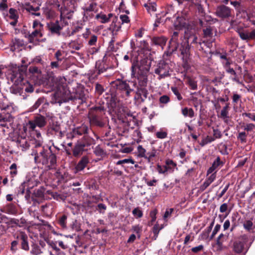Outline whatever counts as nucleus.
<instances>
[{
    "label": "nucleus",
    "instance_id": "nucleus-31",
    "mask_svg": "<svg viewBox=\"0 0 255 255\" xmlns=\"http://www.w3.org/2000/svg\"><path fill=\"white\" fill-rule=\"evenodd\" d=\"M74 99L80 100H81L82 102L85 101V95L83 90L82 88H79L76 90Z\"/></svg>",
    "mask_w": 255,
    "mask_h": 255
},
{
    "label": "nucleus",
    "instance_id": "nucleus-59",
    "mask_svg": "<svg viewBox=\"0 0 255 255\" xmlns=\"http://www.w3.org/2000/svg\"><path fill=\"white\" fill-rule=\"evenodd\" d=\"M171 90L174 95L176 96L178 100H181L182 99L178 89L176 87H171Z\"/></svg>",
    "mask_w": 255,
    "mask_h": 255
},
{
    "label": "nucleus",
    "instance_id": "nucleus-3",
    "mask_svg": "<svg viewBox=\"0 0 255 255\" xmlns=\"http://www.w3.org/2000/svg\"><path fill=\"white\" fill-rule=\"evenodd\" d=\"M37 147L33 149L31 155L34 156L35 163L41 164L48 169L54 168L56 163V156L51 150L50 147Z\"/></svg>",
    "mask_w": 255,
    "mask_h": 255
},
{
    "label": "nucleus",
    "instance_id": "nucleus-35",
    "mask_svg": "<svg viewBox=\"0 0 255 255\" xmlns=\"http://www.w3.org/2000/svg\"><path fill=\"white\" fill-rule=\"evenodd\" d=\"M34 186L31 179H26L21 185L20 188L22 190V193L24 192L25 188H31Z\"/></svg>",
    "mask_w": 255,
    "mask_h": 255
},
{
    "label": "nucleus",
    "instance_id": "nucleus-64",
    "mask_svg": "<svg viewBox=\"0 0 255 255\" xmlns=\"http://www.w3.org/2000/svg\"><path fill=\"white\" fill-rule=\"evenodd\" d=\"M157 171L159 172V173L160 174H164L167 172H168L167 169L165 166H162L161 165H157Z\"/></svg>",
    "mask_w": 255,
    "mask_h": 255
},
{
    "label": "nucleus",
    "instance_id": "nucleus-22",
    "mask_svg": "<svg viewBox=\"0 0 255 255\" xmlns=\"http://www.w3.org/2000/svg\"><path fill=\"white\" fill-rule=\"evenodd\" d=\"M10 107L6 106L3 108L0 107V121H6L9 118L10 115L8 113V110Z\"/></svg>",
    "mask_w": 255,
    "mask_h": 255
},
{
    "label": "nucleus",
    "instance_id": "nucleus-61",
    "mask_svg": "<svg viewBox=\"0 0 255 255\" xmlns=\"http://www.w3.org/2000/svg\"><path fill=\"white\" fill-rule=\"evenodd\" d=\"M213 135H214V138H215V139L216 138H220L222 137V133L220 131L219 129H215L214 128L213 129Z\"/></svg>",
    "mask_w": 255,
    "mask_h": 255
},
{
    "label": "nucleus",
    "instance_id": "nucleus-25",
    "mask_svg": "<svg viewBox=\"0 0 255 255\" xmlns=\"http://www.w3.org/2000/svg\"><path fill=\"white\" fill-rule=\"evenodd\" d=\"M23 41L20 39L15 38L12 41L11 50L12 51H19V48L23 46Z\"/></svg>",
    "mask_w": 255,
    "mask_h": 255
},
{
    "label": "nucleus",
    "instance_id": "nucleus-27",
    "mask_svg": "<svg viewBox=\"0 0 255 255\" xmlns=\"http://www.w3.org/2000/svg\"><path fill=\"white\" fill-rule=\"evenodd\" d=\"M167 39L164 36L154 37L152 39V42L156 45L161 46L162 48L165 45Z\"/></svg>",
    "mask_w": 255,
    "mask_h": 255
},
{
    "label": "nucleus",
    "instance_id": "nucleus-2",
    "mask_svg": "<svg viewBox=\"0 0 255 255\" xmlns=\"http://www.w3.org/2000/svg\"><path fill=\"white\" fill-rule=\"evenodd\" d=\"M47 122L46 118L42 116H37L34 118L28 121V122L24 127V130L25 132L28 131L33 139H31V141L35 143L36 146H40L43 143V139L41 136L40 131L36 129V127L42 128L46 125Z\"/></svg>",
    "mask_w": 255,
    "mask_h": 255
},
{
    "label": "nucleus",
    "instance_id": "nucleus-62",
    "mask_svg": "<svg viewBox=\"0 0 255 255\" xmlns=\"http://www.w3.org/2000/svg\"><path fill=\"white\" fill-rule=\"evenodd\" d=\"M48 246H49L50 247H51L54 250L56 251V252L60 251L59 248H58L56 245V242H54L53 241H48L47 242Z\"/></svg>",
    "mask_w": 255,
    "mask_h": 255
},
{
    "label": "nucleus",
    "instance_id": "nucleus-30",
    "mask_svg": "<svg viewBox=\"0 0 255 255\" xmlns=\"http://www.w3.org/2000/svg\"><path fill=\"white\" fill-rule=\"evenodd\" d=\"M43 14L47 18H51L54 16V11L49 6H46L42 8Z\"/></svg>",
    "mask_w": 255,
    "mask_h": 255
},
{
    "label": "nucleus",
    "instance_id": "nucleus-46",
    "mask_svg": "<svg viewBox=\"0 0 255 255\" xmlns=\"http://www.w3.org/2000/svg\"><path fill=\"white\" fill-rule=\"evenodd\" d=\"M71 227L73 231L76 232H79L81 230V224L77 220L73 222Z\"/></svg>",
    "mask_w": 255,
    "mask_h": 255
},
{
    "label": "nucleus",
    "instance_id": "nucleus-45",
    "mask_svg": "<svg viewBox=\"0 0 255 255\" xmlns=\"http://www.w3.org/2000/svg\"><path fill=\"white\" fill-rule=\"evenodd\" d=\"M238 33L242 39L247 40L250 39V33L249 32L240 30L238 31Z\"/></svg>",
    "mask_w": 255,
    "mask_h": 255
},
{
    "label": "nucleus",
    "instance_id": "nucleus-17",
    "mask_svg": "<svg viewBox=\"0 0 255 255\" xmlns=\"http://www.w3.org/2000/svg\"><path fill=\"white\" fill-rule=\"evenodd\" d=\"M1 212L10 214L15 215L17 213V208L13 203H7L2 207L0 209Z\"/></svg>",
    "mask_w": 255,
    "mask_h": 255
},
{
    "label": "nucleus",
    "instance_id": "nucleus-38",
    "mask_svg": "<svg viewBox=\"0 0 255 255\" xmlns=\"http://www.w3.org/2000/svg\"><path fill=\"white\" fill-rule=\"evenodd\" d=\"M146 153V149L142 147V145H139L137 147V156L138 157H142L144 158V157Z\"/></svg>",
    "mask_w": 255,
    "mask_h": 255
},
{
    "label": "nucleus",
    "instance_id": "nucleus-33",
    "mask_svg": "<svg viewBox=\"0 0 255 255\" xmlns=\"http://www.w3.org/2000/svg\"><path fill=\"white\" fill-rule=\"evenodd\" d=\"M148 74L138 75V85L140 87H145L147 85Z\"/></svg>",
    "mask_w": 255,
    "mask_h": 255
},
{
    "label": "nucleus",
    "instance_id": "nucleus-29",
    "mask_svg": "<svg viewBox=\"0 0 255 255\" xmlns=\"http://www.w3.org/2000/svg\"><path fill=\"white\" fill-rule=\"evenodd\" d=\"M221 161L219 157H218L213 162L212 166L208 169L207 172V175L211 173H214V172L218 167L221 164Z\"/></svg>",
    "mask_w": 255,
    "mask_h": 255
},
{
    "label": "nucleus",
    "instance_id": "nucleus-4",
    "mask_svg": "<svg viewBox=\"0 0 255 255\" xmlns=\"http://www.w3.org/2000/svg\"><path fill=\"white\" fill-rule=\"evenodd\" d=\"M80 0H64L62 5L57 0H53V7L60 11L61 16L69 18L76 9Z\"/></svg>",
    "mask_w": 255,
    "mask_h": 255
},
{
    "label": "nucleus",
    "instance_id": "nucleus-47",
    "mask_svg": "<svg viewBox=\"0 0 255 255\" xmlns=\"http://www.w3.org/2000/svg\"><path fill=\"white\" fill-rule=\"evenodd\" d=\"M125 163H131L134 164L135 161L131 158H126L122 160H120L117 162V165H121Z\"/></svg>",
    "mask_w": 255,
    "mask_h": 255
},
{
    "label": "nucleus",
    "instance_id": "nucleus-51",
    "mask_svg": "<svg viewBox=\"0 0 255 255\" xmlns=\"http://www.w3.org/2000/svg\"><path fill=\"white\" fill-rule=\"evenodd\" d=\"M132 214L136 218H141L143 215L142 212L138 208L134 209Z\"/></svg>",
    "mask_w": 255,
    "mask_h": 255
},
{
    "label": "nucleus",
    "instance_id": "nucleus-58",
    "mask_svg": "<svg viewBox=\"0 0 255 255\" xmlns=\"http://www.w3.org/2000/svg\"><path fill=\"white\" fill-rule=\"evenodd\" d=\"M193 3L197 5L199 12L202 13L203 12V8L201 5V1L198 0H192Z\"/></svg>",
    "mask_w": 255,
    "mask_h": 255
},
{
    "label": "nucleus",
    "instance_id": "nucleus-24",
    "mask_svg": "<svg viewBox=\"0 0 255 255\" xmlns=\"http://www.w3.org/2000/svg\"><path fill=\"white\" fill-rule=\"evenodd\" d=\"M136 93L141 99V100L144 101L147 98L148 92L145 87H140L137 88Z\"/></svg>",
    "mask_w": 255,
    "mask_h": 255
},
{
    "label": "nucleus",
    "instance_id": "nucleus-36",
    "mask_svg": "<svg viewBox=\"0 0 255 255\" xmlns=\"http://www.w3.org/2000/svg\"><path fill=\"white\" fill-rule=\"evenodd\" d=\"M157 150L154 148H152L150 151L146 152L144 159H146L148 163H150L152 158L156 156Z\"/></svg>",
    "mask_w": 255,
    "mask_h": 255
},
{
    "label": "nucleus",
    "instance_id": "nucleus-50",
    "mask_svg": "<svg viewBox=\"0 0 255 255\" xmlns=\"http://www.w3.org/2000/svg\"><path fill=\"white\" fill-rule=\"evenodd\" d=\"M16 167L17 166L15 163H12L9 167L10 170V173L12 177L15 176L17 174V171Z\"/></svg>",
    "mask_w": 255,
    "mask_h": 255
},
{
    "label": "nucleus",
    "instance_id": "nucleus-20",
    "mask_svg": "<svg viewBox=\"0 0 255 255\" xmlns=\"http://www.w3.org/2000/svg\"><path fill=\"white\" fill-rule=\"evenodd\" d=\"M89 162V158L87 156H83L81 159L79 161L76 166V170L77 171L83 170Z\"/></svg>",
    "mask_w": 255,
    "mask_h": 255
},
{
    "label": "nucleus",
    "instance_id": "nucleus-6",
    "mask_svg": "<svg viewBox=\"0 0 255 255\" xmlns=\"http://www.w3.org/2000/svg\"><path fill=\"white\" fill-rule=\"evenodd\" d=\"M151 61L148 58H144L140 60L139 63L136 64L133 63L131 67V76H134L135 74V70L138 69V75L148 74L151 67Z\"/></svg>",
    "mask_w": 255,
    "mask_h": 255
},
{
    "label": "nucleus",
    "instance_id": "nucleus-5",
    "mask_svg": "<svg viewBox=\"0 0 255 255\" xmlns=\"http://www.w3.org/2000/svg\"><path fill=\"white\" fill-rule=\"evenodd\" d=\"M171 72L170 62L164 60H160L154 69V73L158 76V80L170 77Z\"/></svg>",
    "mask_w": 255,
    "mask_h": 255
},
{
    "label": "nucleus",
    "instance_id": "nucleus-53",
    "mask_svg": "<svg viewBox=\"0 0 255 255\" xmlns=\"http://www.w3.org/2000/svg\"><path fill=\"white\" fill-rule=\"evenodd\" d=\"M120 19L122 21V24L129 23L130 22L129 17L126 14H121Z\"/></svg>",
    "mask_w": 255,
    "mask_h": 255
},
{
    "label": "nucleus",
    "instance_id": "nucleus-52",
    "mask_svg": "<svg viewBox=\"0 0 255 255\" xmlns=\"http://www.w3.org/2000/svg\"><path fill=\"white\" fill-rule=\"evenodd\" d=\"M159 101L161 104H167L170 102V98L167 95H163L159 98Z\"/></svg>",
    "mask_w": 255,
    "mask_h": 255
},
{
    "label": "nucleus",
    "instance_id": "nucleus-26",
    "mask_svg": "<svg viewBox=\"0 0 255 255\" xmlns=\"http://www.w3.org/2000/svg\"><path fill=\"white\" fill-rule=\"evenodd\" d=\"M165 167H166L168 172H173L176 169L178 170V168L177 167V164L174 162L172 160L168 159L165 161Z\"/></svg>",
    "mask_w": 255,
    "mask_h": 255
},
{
    "label": "nucleus",
    "instance_id": "nucleus-32",
    "mask_svg": "<svg viewBox=\"0 0 255 255\" xmlns=\"http://www.w3.org/2000/svg\"><path fill=\"white\" fill-rule=\"evenodd\" d=\"M83 46L82 42L79 41L78 39L72 41L69 43V47L70 48L76 50H80Z\"/></svg>",
    "mask_w": 255,
    "mask_h": 255
},
{
    "label": "nucleus",
    "instance_id": "nucleus-10",
    "mask_svg": "<svg viewBox=\"0 0 255 255\" xmlns=\"http://www.w3.org/2000/svg\"><path fill=\"white\" fill-rule=\"evenodd\" d=\"M213 27L207 26L203 28V37L207 39V41H203L202 43L199 42V45L201 46L202 44H205L207 47L210 48L212 45V43L214 41V38H213L215 35V31ZM201 48L203 49L202 47Z\"/></svg>",
    "mask_w": 255,
    "mask_h": 255
},
{
    "label": "nucleus",
    "instance_id": "nucleus-63",
    "mask_svg": "<svg viewBox=\"0 0 255 255\" xmlns=\"http://www.w3.org/2000/svg\"><path fill=\"white\" fill-rule=\"evenodd\" d=\"M188 84L192 90H196L197 88V83L193 80L189 79L188 80Z\"/></svg>",
    "mask_w": 255,
    "mask_h": 255
},
{
    "label": "nucleus",
    "instance_id": "nucleus-57",
    "mask_svg": "<svg viewBox=\"0 0 255 255\" xmlns=\"http://www.w3.org/2000/svg\"><path fill=\"white\" fill-rule=\"evenodd\" d=\"M158 224H155L153 228V233L154 234V239L156 240L158 234L160 230Z\"/></svg>",
    "mask_w": 255,
    "mask_h": 255
},
{
    "label": "nucleus",
    "instance_id": "nucleus-8",
    "mask_svg": "<svg viewBox=\"0 0 255 255\" xmlns=\"http://www.w3.org/2000/svg\"><path fill=\"white\" fill-rule=\"evenodd\" d=\"M32 26L35 30L27 35V38L29 42L35 43L39 41V39L43 36V24L37 20H34Z\"/></svg>",
    "mask_w": 255,
    "mask_h": 255
},
{
    "label": "nucleus",
    "instance_id": "nucleus-54",
    "mask_svg": "<svg viewBox=\"0 0 255 255\" xmlns=\"http://www.w3.org/2000/svg\"><path fill=\"white\" fill-rule=\"evenodd\" d=\"M226 236L224 235L223 234H221L219 237H218L217 239V244L219 246L221 247L222 245V243L224 241V240L226 239Z\"/></svg>",
    "mask_w": 255,
    "mask_h": 255
},
{
    "label": "nucleus",
    "instance_id": "nucleus-12",
    "mask_svg": "<svg viewBox=\"0 0 255 255\" xmlns=\"http://www.w3.org/2000/svg\"><path fill=\"white\" fill-rule=\"evenodd\" d=\"M247 240V236L243 235L234 243V250L237 254H240L246 250L245 247Z\"/></svg>",
    "mask_w": 255,
    "mask_h": 255
},
{
    "label": "nucleus",
    "instance_id": "nucleus-16",
    "mask_svg": "<svg viewBox=\"0 0 255 255\" xmlns=\"http://www.w3.org/2000/svg\"><path fill=\"white\" fill-rule=\"evenodd\" d=\"M47 27L49 30L53 34H56L60 35L61 30H64V27L61 26L59 22H51L47 24Z\"/></svg>",
    "mask_w": 255,
    "mask_h": 255
},
{
    "label": "nucleus",
    "instance_id": "nucleus-37",
    "mask_svg": "<svg viewBox=\"0 0 255 255\" xmlns=\"http://www.w3.org/2000/svg\"><path fill=\"white\" fill-rule=\"evenodd\" d=\"M97 4L95 2H91L89 5L85 6L83 8L84 10V15H86V12L88 11H93L96 10Z\"/></svg>",
    "mask_w": 255,
    "mask_h": 255
},
{
    "label": "nucleus",
    "instance_id": "nucleus-42",
    "mask_svg": "<svg viewBox=\"0 0 255 255\" xmlns=\"http://www.w3.org/2000/svg\"><path fill=\"white\" fill-rule=\"evenodd\" d=\"M82 29V27L77 26L73 28H71V32L64 33L63 36L69 37L72 35H74L76 32L80 31Z\"/></svg>",
    "mask_w": 255,
    "mask_h": 255
},
{
    "label": "nucleus",
    "instance_id": "nucleus-44",
    "mask_svg": "<svg viewBox=\"0 0 255 255\" xmlns=\"http://www.w3.org/2000/svg\"><path fill=\"white\" fill-rule=\"evenodd\" d=\"M9 17L13 20H17L18 16L17 15V11L16 9L10 8L9 9Z\"/></svg>",
    "mask_w": 255,
    "mask_h": 255
},
{
    "label": "nucleus",
    "instance_id": "nucleus-9",
    "mask_svg": "<svg viewBox=\"0 0 255 255\" xmlns=\"http://www.w3.org/2000/svg\"><path fill=\"white\" fill-rule=\"evenodd\" d=\"M7 78L15 85L21 83L24 79V72L19 68H14L9 71Z\"/></svg>",
    "mask_w": 255,
    "mask_h": 255
},
{
    "label": "nucleus",
    "instance_id": "nucleus-13",
    "mask_svg": "<svg viewBox=\"0 0 255 255\" xmlns=\"http://www.w3.org/2000/svg\"><path fill=\"white\" fill-rule=\"evenodd\" d=\"M115 85L117 89L122 92L125 93L126 95L128 97L129 96L130 93L133 91L130 89L129 85L126 81L118 80L115 81Z\"/></svg>",
    "mask_w": 255,
    "mask_h": 255
},
{
    "label": "nucleus",
    "instance_id": "nucleus-39",
    "mask_svg": "<svg viewBox=\"0 0 255 255\" xmlns=\"http://www.w3.org/2000/svg\"><path fill=\"white\" fill-rule=\"evenodd\" d=\"M185 22H184V20L181 17L177 16L176 17V21L175 22V27L176 28H181L184 26H185Z\"/></svg>",
    "mask_w": 255,
    "mask_h": 255
},
{
    "label": "nucleus",
    "instance_id": "nucleus-19",
    "mask_svg": "<svg viewBox=\"0 0 255 255\" xmlns=\"http://www.w3.org/2000/svg\"><path fill=\"white\" fill-rule=\"evenodd\" d=\"M113 16L112 13H109L108 15L101 12L96 16V18L102 23H106L109 22L110 18Z\"/></svg>",
    "mask_w": 255,
    "mask_h": 255
},
{
    "label": "nucleus",
    "instance_id": "nucleus-11",
    "mask_svg": "<svg viewBox=\"0 0 255 255\" xmlns=\"http://www.w3.org/2000/svg\"><path fill=\"white\" fill-rule=\"evenodd\" d=\"M30 137H28L27 138L25 137H18L16 141L17 146L19 147H20L22 150H25L29 148L30 146V144H33L34 147L35 148H37L39 146H36L35 143L31 142V139H33V137H31V134H30Z\"/></svg>",
    "mask_w": 255,
    "mask_h": 255
},
{
    "label": "nucleus",
    "instance_id": "nucleus-48",
    "mask_svg": "<svg viewBox=\"0 0 255 255\" xmlns=\"http://www.w3.org/2000/svg\"><path fill=\"white\" fill-rule=\"evenodd\" d=\"M253 222L251 220L245 221L243 224L244 228L248 231L253 229Z\"/></svg>",
    "mask_w": 255,
    "mask_h": 255
},
{
    "label": "nucleus",
    "instance_id": "nucleus-55",
    "mask_svg": "<svg viewBox=\"0 0 255 255\" xmlns=\"http://www.w3.org/2000/svg\"><path fill=\"white\" fill-rule=\"evenodd\" d=\"M97 42V36L95 35H93L91 36V37H90V39L88 41V44L90 46L96 45Z\"/></svg>",
    "mask_w": 255,
    "mask_h": 255
},
{
    "label": "nucleus",
    "instance_id": "nucleus-56",
    "mask_svg": "<svg viewBox=\"0 0 255 255\" xmlns=\"http://www.w3.org/2000/svg\"><path fill=\"white\" fill-rule=\"evenodd\" d=\"M247 135L245 132H241L239 133L238 138L241 140V142L245 143L247 141Z\"/></svg>",
    "mask_w": 255,
    "mask_h": 255
},
{
    "label": "nucleus",
    "instance_id": "nucleus-60",
    "mask_svg": "<svg viewBox=\"0 0 255 255\" xmlns=\"http://www.w3.org/2000/svg\"><path fill=\"white\" fill-rule=\"evenodd\" d=\"M45 102L44 99L43 98H39L35 103L34 105L33 106V109H37L39 106L43 103Z\"/></svg>",
    "mask_w": 255,
    "mask_h": 255
},
{
    "label": "nucleus",
    "instance_id": "nucleus-49",
    "mask_svg": "<svg viewBox=\"0 0 255 255\" xmlns=\"http://www.w3.org/2000/svg\"><path fill=\"white\" fill-rule=\"evenodd\" d=\"M167 136V132L165 131H163L160 130L156 132V136L157 138L159 139H164L166 138Z\"/></svg>",
    "mask_w": 255,
    "mask_h": 255
},
{
    "label": "nucleus",
    "instance_id": "nucleus-1",
    "mask_svg": "<svg viewBox=\"0 0 255 255\" xmlns=\"http://www.w3.org/2000/svg\"><path fill=\"white\" fill-rule=\"evenodd\" d=\"M185 37L187 39L179 44L178 42V32L177 31L174 32L169 41L168 47L169 52L172 53L174 51H177L179 56L182 58L183 62L187 63L190 57V47L189 42L196 43L197 37L193 32L189 36H188V30L185 31Z\"/></svg>",
    "mask_w": 255,
    "mask_h": 255
},
{
    "label": "nucleus",
    "instance_id": "nucleus-28",
    "mask_svg": "<svg viewBox=\"0 0 255 255\" xmlns=\"http://www.w3.org/2000/svg\"><path fill=\"white\" fill-rule=\"evenodd\" d=\"M31 255H40L43 252L40 247L36 243H33L31 245V249L30 252Z\"/></svg>",
    "mask_w": 255,
    "mask_h": 255
},
{
    "label": "nucleus",
    "instance_id": "nucleus-21",
    "mask_svg": "<svg viewBox=\"0 0 255 255\" xmlns=\"http://www.w3.org/2000/svg\"><path fill=\"white\" fill-rule=\"evenodd\" d=\"M89 119L91 125L99 127H103L104 125L99 117L96 115L91 114L89 117Z\"/></svg>",
    "mask_w": 255,
    "mask_h": 255
},
{
    "label": "nucleus",
    "instance_id": "nucleus-7",
    "mask_svg": "<svg viewBox=\"0 0 255 255\" xmlns=\"http://www.w3.org/2000/svg\"><path fill=\"white\" fill-rule=\"evenodd\" d=\"M93 140L94 139L88 135L84 136L76 144L73 151V155L75 157L81 155L83 152L86 150L85 148L90 146L92 144Z\"/></svg>",
    "mask_w": 255,
    "mask_h": 255
},
{
    "label": "nucleus",
    "instance_id": "nucleus-43",
    "mask_svg": "<svg viewBox=\"0 0 255 255\" xmlns=\"http://www.w3.org/2000/svg\"><path fill=\"white\" fill-rule=\"evenodd\" d=\"M214 140L215 138L212 136H207L202 140L200 143V145L201 146H204L206 144L213 141Z\"/></svg>",
    "mask_w": 255,
    "mask_h": 255
},
{
    "label": "nucleus",
    "instance_id": "nucleus-18",
    "mask_svg": "<svg viewBox=\"0 0 255 255\" xmlns=\"http://www.w3.org/2000/svg\"><path fill=\"white\" fill-rule=\"evenodd\" d=\"M20 241L21 249L25 251L29 250V245L27 235L23 232L20 233L19 236Z\"/></svg>",
    "mask_w": 255,
    "mask_h": 255
},
{
    "label": "nucleus",
    "instance_id": "nucleus-40",
    "mask_svg": "<svg viewBox=\"0 0 255 255\" xmlns=\"http://www.w3.org/2000/svg\"><path fill=\"white\" fill-rule=\"evenodd\" d=\"M67 216L63 215L58 220V223L63 229L67 228Z\"/></svg>",
    "mask_w": 255,
    "mask_h": 255
},
{
    "label": "nucleus",
    "instance_id": "nucleus-41",
    "mask_svg": "<svg viewBox=\"0 0 255 255\" xmlns=\"http://www.w3.org/2000/svg\"><path fill=\"white\" fill-rule=\"evenodd\" d=\"M94 153L98 156L103 157L106 155V152L100 146H97L94 149Z\"/></svg>",
    "mask_w": 255,
    "mask_h": 255
},
{
    "label": "nucleus",
    "instance_id": "nucleus-23",
    "mask_svg": "<svg viewBox=\"0 0 255 255\" xmlns=\"http://www.w3.org/2000/svg\"><path fill=\"white\" fill-rule=\"evenodd\" d=\"M9 224L14 225L19 227H23L26 226V221L23 218H21L19 219L11 218L9 220Z\"/></svg>",
    "mask_w": 255,
    "mask_h": 255
},
{
    "label": "nucleus",
    "instance_id": "nucleus-34",
    "mask_svg": "<svg viewBox=\"0 0 255 255\" xmlns=\"http://www.w3.org/2000/svg\"><path fill=\"white\" fill-rule=\"evenodd\" d=\"M181 113L184 117L192 118L194 116V112L192 108H183L181 109Z\"/></svg>",
    "mask_w": 255,
    "mask_h": 255
},
{
    "label": "nucleus",
    "instance_id": "nucleus-14",
    "mask_svg": "<svg viewBox=\"0 0 255 255\" xmlns=\"http://www.w3.org/2000/svg\"><path fill=\"white\" fill-rule=\"evenodd\" d=\"M216 15L220 18H226L231 15V9L224 5H221L216 8Z\"/></svg>",
    "mask_w": 255,
    "mask_h": 255
},
{
    "label": "nucleus",
    "instance_id": "nucleus-15",
    "mask_svg": "<svg viewBox=\"0 0 255 255\" xmlns=\"http://www.w3.org/2000/svg\"><path fill=\"white\" fill-rule=\"evenodd\" d=\"M89 128L87 126L85 125H82L81 127H77L73 129L72 131L68 134V137L74 138L77 136L82 135L84 134L85 135H88V131Z\"/></svg>",
    "mask_w": 255,
    "mask_h": 255
}]
</instances>
